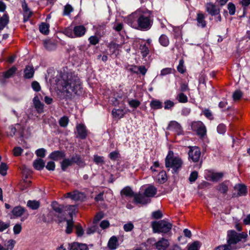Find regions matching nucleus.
I'll return each mask as SVG.
<instances>
[{
  "label": "nucleus",
  "mask_w": 250,
  "mask_h": 250,
  "mask_svg": "<svg viewBox=\"0 0 250 250\" xmlns=\"http://www.w3.org/2000/svg\"><path fill=\"white\" fill-rule=\"evenodd\" d=\"M58 88L67 96L73 94H79L81 89L80 79L69 73H64L57 83Z\"/></svg>",
  "instance_id": "f257e3e1"
},
{
  "label": "nucleus",
  "mask_w": 250,
  "mask_h": 250,
  "mask_svg": "<svg viewBox=\"0 0 250 250\" xmlns=\"http://www.w3.org/2000/svg\"><path fill=\"white\" fill-rule=\"evenodd\" d=\"M128 24L133 28L146 31L153 23V17L150 11L138 10L129 17Z\"/></svg>",
  "instance_id": "f03ea898"
},
{
  "label": "nucleus",
  "mask_w": 250,
  "mask_h": 250,
  "mask_svg": "<svg viewBox=\"0 0 250 250\" xmlns=\"http://www.w3.org/2000/svg\"><path fill=\"white\" fill-rule=\"evenodd\" d=\"M248 235L246 232L238 233L234 230H229L227 233V244L230 250H235L240 248L237 244L242 239H246Z\"/></svg>",
  "instance_id": "7ed1b4c3"
},
{
  "label": "nucleus",
  "mask_w": 250,
  "mask_h": 250,
  "mask_svg": "<svg viewBox=\"0 0 250 250\" xmlns=\"http://www.w3.org/2000/svg\"><path fill=\"white\" fill-rule=\"evenodd\" d=\"M166 167L175 171L181 170L183 162L181 158L174 155L172 151H169L165 159Z\"/></svg>",
  "instance_id": "20e7f679"
},
{
  "label": "nucleus",
  "mask_w": 250,
  "mask_h": 250,
  "mask_svg": "<svg viewBox=\"0 0 250 250\" xmlns=\"http://www.w3.org/2000/svg\"><path fill=\"white\" fill-rule=\"evenodd\" d=\"M152 226L154 233H167L171 229L172 225L165 220H162L153 222Z\"/></svg>",
  "instance_id": "39448f33"
},
{
  "label": "nucleus",
  "mask_w": 250,
  "mask_h": 250,
  "mask_svg": "<svg viewBox=\"0 0 250 250\" xmlns=\"http://www.w3.org/2000/svg\"><path fill=\"white\" fill-rule=\"evenodd\" d=\"M53 211L54 215L57 217L59 223L66 220L65 212L64 211V206L59 205L57 202L54 201L51 204Z\"/></svg>",
  "instance_id": "423d86ee"
},
{
  "label": "nucleus",
  "mask_w": 250,
  "mask_h": 250,
  "mask_svg": "<svg viewBox=\"0 0 250 250\" xmlns=\"http://www.w3.org/2000/svg\"><path fill=\"white\" fill-rule=\"evenodd\" d=\"M80 157L78 155H75L71 158H65L61 162V167L62 170L65 171L70 166H72L74 163L80 164Z\"/></svg>",
  "instance_id": "0eeeda50"
},
{
  "label": "nucleus",
  "mask_w": 250,
  "mask_h": 250,
  "mask_svg": "<svg viewBox=\"0 0 250 250\" xmlns=\"http://www.w3.org/2000/svg\"><path fill=\"white\" fill-rule=\"evenodd\" d=\"M192 130L196 131L198 135L203 137L206 134V129L204 125L201 122H195L191 125Z\"/></svg>",
  "instance_id": "6e6552de"
},
{
  "label": "nucleus",
  "mask_w": 250,
  "mask_h": 250,
  "mask_svg": "<svg viewBox=\"0 0 250 250\" xmlns=\"http://www.w3.org/2000/svg\"><path fill=\"white\" fill-rule=\"evenodd\" d=\"M189 158L193 162H198L201 156V151L198 147H190V150L188 152Z\"/></svg>",
  "instance_id": "1a4fd4ad"
},
{
  "label": "nucleus",
  "mask_w": 250,
  "mask_h": 250,
  "mask_svg": "<svg viewBox=\"0 0 250 250\" xmlns=\"http://www.w3.org/2000/svg\"><path fill=\"white\" fill-rule=\"evenodd\" d=\"M206 11L211 16L219 15L220 12V9L212 2H208L205 4Z\"/></svg>",
  "instance_id": "9d476101"
},
{
  "label": "nucleus",
  "mask_w": 250,
  "mask_h": 250,
  "mask_svg": "<svg viewBox=\"0 0 250 250\" xmlns=\"http://www.w3.org/2000/svg\"><path fill=\"white\" fill-rule=\"evenodd\" d=\"M33 104L36 111L38 113H42L44 111V104L42 103L38 95L35 96L33 99Z\"/></svg>",
  "instance_id": "9b49d317"
},
{
  "label": "nucleus",
  "mask_w": 250,
  "mask_h": 250,
  "mask_svg": "<svg viewBox=\"0 0 250 250\" xmlns=\"http://www.w3.org/2000/svg\"><path fill=\"white\" fill-rule=\"evenodd\" d=\"M156 248L158 250H166L169 246L167 239L162 238L155 244Z\"/></svg>",
  "instance_id": "f8f14e48"
},
{
  "label": "nucleus",
  "mask_w": 250,
  "mask_h": 250,
  "mask_svg": "<svg viewBox=\"0 0 250 250\" xmlns=\"http://www.w3.org/2000/svg\"><path fill=\"white\" fill-rule=\"evenodd\" d=\"M234 189L237 192V194L236 195L235 193H234L233 196H241L246 194L247 188L244 185L237 184L234 186Z\"/></svg>",
  "instance_id": "ddd939ff"
},
{
  "label": "nucleus",
  "mask_w": 250,
  "mask_h": 250,
  "mask_svg": "<svg viewBox=\"0 0 250 250\" xmlns=\"http://www.w3.org/2000/svg\"><path fill=\"white\" fill-rule=\"evenodd\" d=\"M65 156V153L62 151L56 150L51 152L48 156V158L57 161Z\"/></svg>",
  "instance_id": "4468645a"
},
{
  "label": "nucleus",
  "mask_w": 250,
  "mask_h": 250,
  "mask_svg": "<svg viewBox=\"0 0 250 250\" xmlns=\"http://www.w3.org/2000/svg\"><path fill=\"white\" fill-rule=\"evenodd\" d=\"M134 201L136 203L146 204L150 202V200L147 197L143 194H135L134 197Z\"/></svg>",
  "instance_id": "2eb2a0df"
},
{
  "label": "nucleus",
  "mask_w": 250,
  "mask_h": 250,
  "mask_svg": "<svg viewBox=\"0 0 250 250\" xmlns=\"http://www.w3.org/2000/svg\"><path fill=\"white\" fill-rule=\"evenodd\" d=\"M78 135L81 139H84L87 136V130L83 124H78L76 126Z\"/></svg>",
  "instance_id": "dca6fc26"
},
{
  "label": "nucleus",
  "mask_w": 250,
  "mask_h": 250,
  "mask_svg": "<svg viewBox=\"0 0 250 250\" xmlns=\"http://www.w3.org/2000/svg\"><path fill=\"white\" fill-rule=\"evenodd\" d=\"M23 10V21L26 22L32 15V12L28 8L26 3L24 1L22 3Z\"/></svg>",
  "instance_id": "f3484780"
},
{
  "label": "nucleus",
  "mask_w": 250,
  "mask_h": 250,
  "mask_svg": "<svg viewBox=\"0 0 250 250\" xmlns=\"http://www.w3.org/2000/svg\"><path fill=\"white\" fill-rule=\"evenodd\" d=\"M20 127L21 125L18 124L9 126L6 131V135L8 137H13L15 135L17 130Z\"/></svg>",
  "instance_id": "a211bd4d"
},
{
  "label": "nucleus",
  "mask_w": 250,
  "mask_h": 250,
  "mask_svg": "<svg viewBox=\"0 0 250 250\" xmlns=\"http://www.w3.org/2000/svg\"><path fill=\"white\" fill-rule=\"evenodd\" d=\"M75 38L83 36L86 32V28L83 25H78L74 27Z\"/></svg>",
  "instance_id": "6ab92c4d"
},
{
  "label": "nucleus",
  "mask_w": 250,
  "mask_h": 250,
  "mask_svg": "<svg viewBox=\"0 0 250 250\" xmlns=\"http://www.w3.org/2000/svg\"><path fill=\"white\" fill-rule=\"evenodd\" d=\"M223 176V175L222 173H208V174L206 176V179L209 181L217 182L220 180Z\"/></svg>",
  "instance_id": "aec40b11"
},
{
  "label": "nucleus",
  "mask_w": 250,
  "mask_h": 250,
  "mask_svg": "<svg viewBox=\"0 0 250 250\" xmlns=\"http://www.w3.org/2000/svg\"><path fill=\"white\" fill-rule=\"evenodd\" d=\"M205 19V16L204 14L202 13H197L196 20L198 27L204 28L206 26L207 23Z\"/></svg>",
  "instance_id": "412c9836"
},
{
  "label": "nucleus",
  "mask_w": 250,
  "mask_h": 250,
  "mask_svg": "<svg viewBox=\"0 0 250 250\" xmlns=\"http://www.w3.org/2000/svg\"><path fill=\"white\" fill-rule=\"evenodd\" d=\"M167 129L174 130L178 134H180L181 132V126L176 121H171L168 125Z\"/></svg>",
  "instance_id": "4be33fe9"
},
{
  "label": "nucleus",
  "mask_w": 250,
  "mask_h": 250,
  "mask_svg": "<svg viewBox=\"0 0 250 250\" xmlns=\"http://www.w3.org/2000/svg\"><path fill=\"white\" fill-rule=\"evenodd\" d=\"M157 192V189L153 186H148L145 190L144 194L146 196L149 197H153Z\"/></svg>",
  "instance_id": "5701e85b"
},
{
  "label": "nucleus",
  "mask_w": 250,
  "mask_h": 250,
  "mask_svg": "<svg viewBox=\"0 0 250 250\" xmlns=\"http://www.w3.org/2000/svg\"><path fill=\"white\" fill-rule=\"evenodd\" d=\"M157 174L154 176L155 180L160 184L165 183L167 179V173H156Z\"/></svg>",
  "instance_id": "b1692460"
},
{
  "label": "nucleus",
  "mask_w": 250,
  "mask_h": 250,
  "mask_svg": "<svg viewBox=\"0 0 250 250\" xmlns=\"http://www.w3.org/2000/svg\"><path fill=\"white\" fill-rule=\"evenodd\" d=\"M45 163L44 161L42 159H37L33 162V167L37 170H42L44 167Z\"/></svg>",
  "instance_id": "393cba45"
},
{
  "label": "nucleus",
  "mask_w": 250,
  "mask_h": 250,
  "mask_svg": "<svg viewBox=\"0 0 250 250\" xmlns=\"http://www.w3.org/2000/svg\"><path fill=\"white\" fill-rule=\"evenodd\" d=\"M34 74V69L32 66H27L24 70V77L26 79H30L33 77Z\"/></svg>",
  "instance_id": "a878e982"
},
{
  "label": "nucleus",
  "mask_w": 250,
  "mask_h": 250,
  "mask_svg": "<svg viewBox=\"0 0 250 250\" xmlns=\"http://www.w3.org/2000/svg\"><path fill=\"white\" fill-rule=\"evenodd\" d=\"M86 245L79 243H73L71 244L70 250H87Z\"/></svg>",
  "instance_id": "bb28decb"
},
{
  "label": "nucleus",
  "mask_w": 250,
  "mask_h": 250,
  "mask_svg": "<svg viewBox=\"0 0 250 250\" xmlns=\"http://www.w3.org/2000/svg\"><path fill=\"white\" fill-rule=\"evenodd\" d=\"M25 209L21 206L15 207L12 210V214L16 217L21 216L24 212Z\"/></svg>",
  "instance_id": "cd10ccee"
},
{
  "label": "nucleus",
  "mask_w": 250,
  "mask_h": 250,
  "mask_svg": "<svg viewBox=\"0 0 250 250\" xmlns=\"http://www.w3.org/2000/svg\"><path fill=\"white\" fill-rule=\"evenodd\" d=\"M85 198V195L83 192L77 190L73 191L72 200L75 201H83Z\"/></svg>",
  "instance_id": "c85d7f7f"
},
{
  "label": "nucleus",
  "mask_w": 250,
  "mask_h": 250,
  "mask_svg": "<svg viewBox=\"0 0 250 250\" xmlns=\"http://www.w3.org/2000/svg\"><path fill=\"white\" fill-rule=\"evenodd\" d=\"M118 243V239L115 236L111 237L108 243V246L109 248L112 250L116 249Z\"/></svg>",
  "instance_id": "c756f323"
},
{
  "label": "nucleus",
  "mask_w": 250,
  "mask_h": 250,
  "mask_svg": "<svg viewBox=\"0 0 250 250\" xmlns=\"http://www.w3.org/2000/svg\"><path fill=\"white\" fill-rule=\"evenodd\" d=\"M122 195L128 197H134L135 194L129 187H125L121 191Z\"/></svg>",
  "instance_id": "7c9ffc66"
},
{
  "label": "nucleus",
  "mask_w": 250,
  "mask_h": 250,
  "mask_svg": "<svg viewBox=\"0 0 250 250\" xmlns=\"http://www.w3.org/2000/svg\"><path fill=\"white\" fill-rule=\"evenodd\" d=\"M9 22V17L7 14H4L0 18V31L3 29Z\"/></svg>",
  "instance_id": "2f4dec72"
},
{
  "label": "nucleus",
  "mask_w": 250,
  "mask_h": 250,
  "mask_svg": "<svg viewBox=\"0 0 250 250\" xmlns=\"http://www.w3.org/2000/svg\"><path fill=\"white\" fill-rule=\"evenodd\" d=\"M112 114L114 117L120 119L124 116L125 112L122 109H113L112 111Z\"/></svg>",
  "instance_id": "473e14b6"
},
{
  "label": "nucleus",
  "mask_w": 250,
  "mask_h": 250,
  "mask_svg": "<svg viewBox=\"0 0 250 250\" xmlns=\"http://www.w3.org/2000/svg\"><path fill=\"white\" fill-rule=\"evenodd\" d=\"M27 206L33 210L37 209L40 206V202L36 200H29L27 203Z\"/></svg>",
  "instance_id": "72a5a7b5"
},
{
  "label": "nucleus",
  "mask_w": 250,
  "mask_h": 250,
  "mask_svg": "<svg viewBox=\"0 0 250 250\" xmlns=\"http://www.w3.org/2000/svg\"><path fill=\"white\" fill-rule=\"evenodd\" d=\"M44 46L46 49L49 51L54 50L56 47V44L51 40H46L44 42Z\"/></svg>",
  "instance_id": "f704fd0d"
},
{
  "label": "nucleus",
  "mask_w": 250,
  "mask_h": 250,
  "mask_svg": "<svg viewBox=\"0 0 250 250\" xmlns=\"http://www.w3.org/2000/svg\"><path fill=\"white\" fill-rule=\"evenodd\" d=\"M49 24L45 22L42 23L39 26L40 31L44 34L47 35L49 32Z\"/></svg>",
  "instance_id": "c9c22d12"
},
{
  "label": "nucleus",
  "mask_w": 250,
  "mask_h": 250,
  "mask_svg": "<svg viewBox=\"0 0 250 250\" xmlns=\"http://www.w3.org/2000/svg\"><path fill=\"white\" fill-rule=\"evenodd\" d=\"M160 43L163 46H167L169 42L168 37L165 35H162L159 40Z\"/></svg>",
  "instance_id": "e433bc0d"
},
{
  "label": "nucleus",
  "mask_w": 250,
  "mask_h": 250,
  "mask_svg": "<svg viewBox=\"0 0 250 250\" xmlns=\"http://www.w3.org/2000/svg\"><path fill=\"white\" fill-rule=\"evenodd\" d=\"M140 50L141 51V53L142 56L144 58L147 56L148 54L149 50L148 49V47L146 46V44L142 43L140 46Z\"/></svg>",
  "instance_id": "4c0bfd02"
},
{
  "label": "nucleus",
  "mask_w": 250,
  "mask_h": 250,
  "mask_svg": "<svg viewBox=\"0 0 250 250\" xmlns=\"http://www.w3.org/2000/svg\"><path fill=\"white\" fill-rule=\"evenodd\" d=\"M200 246V242L196 241L188 245V250H199Z\"/></svg>",
  "instance_id": "58836bf2"
},
{
  "label": "nucleus",
  "mask_w": 250,
  "mask_h": 250,
  "mask_svg": "<svg viewBox=\"0 0 250 250\" xmlns=\"http://www.w3.org/2000/svg\"><path fill=\"white\" fill-rule=\"evenodd\" d=\"M67 226L65 232L67 234H70L72 232L74 227V223L72 219L70 220H66Z\"/></svg>",
  "instance_id": "ea45409f"
},
{
  "label": "nucleus",
  "mask_w": 250,
  "mask_h": 250,
  "mask_svg": "<svg viewBox=\"0 0 250 250\" xmlns=\"http://www.w3.org/2000/svg\"><path fill=\"white\" fill-rule=\"evenodd\" d=\"M128 104L130 107L137 108L140 105L141 103L136 99H130L128 100Z\"/></svg>",
  "instance_id": "a19ab883"
},
{
  "label": "nucleus",
  "mask_w": 250,
  "mask_h": 250,
  "mask_svg": "<svg viewBox=\"0 0 250 250\" xmlns=\"http://www.w3.org/2000/svg\"><path fill=\"white\" fill-rule=\"evenodd\" d=\"M150 106L155 109H160L162 107V103L158 100H153L150 103Z\"/></svg>",
  "instance_id": "79ce46f5"
},
{
  "label": "nucleus",
  "mask_w": 250,
  "mask_h": 250,
  "mask_svg": "<svg viewBox=\"0 0 250 250\" xmlns=\"http://www.w3.org/2000/svg\"><path fill=\"white\" fill-rule=\"evenodd\" d=\"M176 99L179 103H186L188 102V97L183 93H180L177 95Z\"/></svg>",
  "instance_id": "37998d69"
},
{
  "label": "nucleus",
  "mask_w": 250,
  "mask_h": 250,
  "mask_svg": "<svg viewBox=\"0 0 250 250\" xmlns=\"http://www.w3.org/2000/svg\"><path fill=\"white\" fill-rule=\"evenodd\" d=\"M17 68L15 66H13L7 71L4 72V77L5 78H9L11 77L16 71Z\"/></svg>",
  "instance_id": "c03bdc74"
},
{
  "label": "nucleus",
  "mask_w": 250,
  "mask_h": 250,
  "mask_svg": "<svg viewBox=\"0 0 250 250\" xmlns=\"http://www.w3.org/2000/svg\"><path fill=\"white\" fill-rule=\"evenodd\" d=\"M217 189L221 193H226L228 191V187L226 184L222 183L218 185Z\"/></svg>",
  "instance_id": "a18cd8bd"
},
{
  "label": "nucleus",
  "mask_w": 250,
  "mask_h": 250,
  "mask_svg": "<svg viewBox=\"0 0 250 250\" xmlns=\"http://www.w3.org/2000/svg\"><path fill=\"white\" fill-rule=\"evenodd\" d=\"M177 70L181 74H183L185 72L186 68L184 66V61L183 59H181L179 61V64L177 66Z\"/></svg>",
  "instance_id": "49530a36"
},
{
  "label": "nucleus",
  "mask_w": 250,
  "mask_h": 250,
  "mask_svg": "<svg viewBox=\"0 0 250 250\" xmlns=\"http://www.w3.org/2000/svg\"><path fill=\"white\" fill-rule=\"evenodd\" d=\"M46 150L43 148L38 149L35 151L36 155L42 158H44L45 156Z\"/></svg>",
  "instance_id": "de8ad7c7"
},
{
  "label": "nucleus",
  "mask_w": 250,
  "mask_h": 250,
  "mask_svg": "<svg viewBox=\"0 0 250 250\" xmlns=\"http://www.w3.org/2000/svg\"><path fill=\"white\" fill-rule=\"evenodd\" d=\"M94 162L96 164L102 165L104 163V158L98 155H95L94 156Z\"/></svg>",
  "instance_id": "09e8293b"
},
{
  "label": "nucleus",
  "mask_w": 250,
  "mask_h": 250,
  "mask_svg": "<svg viewBox=\"0 0 250 250\" xmlns=\"http://www.w3.org/2000/svg\"><path fill=\"white\" fill-rule=\"evenodd\" d=\"M228 9L229 15H233L235 14L236 8L235 6L233 3L229 2L228 4Z\"/></svg>",
  "instance_id": "8fccbe9b"
},
{
  "label": "nucleus",
  "mask_w": 250,
  "mask_h": 250,
  "mask_svg": "<svg viewBox=\"0 0 250 250\" xmlns=\"http://www.w3.org/2000/svg\"><path fill=\"white\" fill-rule=\"evenodd\" d=\"M109 47L111 51L114 53H116V51L117 50L119 49V48L121 47V45L114 42H111L109 44Z\"/></svg>",
  "instance_id": "3c124183"
},
{
  "label": "nucleus",
  "mask_w": 250,
  "mask_h": 250,
  "mask_svg": "<svg viewBox=\"0 0 250 250\" xmlns=\"http://www.w3.org/2000/svg\"><path fill=\"white\" fill-rule=\"evenodd\" d=\"M69 119L66 116L62 117L59 121V124L62 127H66L68 123Z\"/></svg>",
  "instance_id": "603ef678"
},
{
  "label": "nucleus",
  "mask_w": 250,
  "mask_h": 250,
  "mask_svg": "<svg viewBox=\"0 0 250 250\" xmlns=\"http://www.w3.org/2000/svg\"><path fill=\"white\" fill-rule=\"evenodd\" d=\"M15 241L12 239L9 240L7 241V243L5 244V247H6V248L5 249L6 250H12L15 246Z\"/></svg>",
  "instance_id": "864d4df0"
},
{
  "label": "nucleus",
  "mask_w": 250,
  "mask_h": 250,
  "mask_svg": "<svg viewBox=\"0 0 250 250\" xmlns=\"http://www.w3.org/2000/svg\"><path fill=\"white\" fill-rule=\"evenodd\" d=\"M242 96V93L240 90H236L233 94L232 97L234 101L239 100Z\"/></svg>",
  "instance_id": "5fc2aeb1"
},
{
  "label": "nucleus",
  "mask_w": 250,
  "mask_h": 250,
  "mask_svg": "<svg viewBox=\"0 0 250 250\" xmlns=\"http://www.w3.org/2000/svg\"><path fill=\"white\" fill-rule=\"evenodd\" d=\"M45 167L48 170L53 171L55 170V164L53 161H49L47 163Z\"/></svg>",
  "instance_id": "6e6d98bb"
},
{
  "label": "nucleus",
  "mask_w": 250,
  "mask_h": 250,
  "mask_svg": "<svg viewBox=\"0 0 250 250\" xmlns=\"http://www.w3.org/2000/svg\"><path fill=\"white\" fill-rule=\"evenodd\" d=\"M10 226V223H4L2 221H0V232L3 231L6 229L8 228Z\"/></svg>",
  "instance_id": "4d7b16f0"
},
{
  "label": "nucleus",
  "mask_w": 250,
  "mask_h": 250,
  "mask_svg": "<svg viewBox=\"0 0 250 250\" xmlns=\"http://www.w3.org/2000/svg\"><path fill=\"white\" fill-rule=\"evenodd\" d=\"M65 34L71 38H75V34L74 29L72 30L70 28H67L64 31Z\"/></svg>",
  "instance_id": "13d9d810"
},
{
  "label": "nucleus",
  "mask_w": 250,
  "mask_h": 250,
  "mask_svg": "<svg viewBox=\"0 0 250 250\" xmlns=\"http://www.w3.org/2000/svg\"><path fill=\"white\" fill-rule=\"evenodd\" d=\"M133 228L134 225L131 222L127 223L124 226V229L125 231H130Z\"/></svg>",
  "instance_id": "bf43d9fd"
},
{
  "label": "nucleus",
  "mask_w": 250,
  "mask_h": 250,
  "mask_svg": "<svg viewBox=\"0 0 250 250\" xmlns=\"http://www.w3.org/2000/svg\"><path fill=\"white\" fill-rule=\"evenodd\" d=\"M109 157L112 160H116L119 157V153L117 151L111 152L109 154Z\"/></svg>",
  "instance_id": "052dcab7"
},
{
  "label": "nucleus",
  "mask_w": 250,
  "mask_h": 250,
  "mask_svg": "<svg viewBox=\"0 0 250 250\" xmlns=\"http://www.w3.org/2000/svg\"><path fill=\"white\" fill-rule=\"evenodd\" d=\"M217 132L219 134H223L226 132V127L224 124H220L217 126Z\"/></svg>",
  "instance_id": "680f3d73"
},
{
  "label": "nucleus",
  "mask_w": 250,
  "mask_h": 250,
  "mask_svg": "<svg viewBox=\"0 0 250 250\" xmlns=\"http://www.w3.org/2000/svg\"><path fill=\"white\" fill-rule=\"evenodd\" d=\"M89 42L93 45H96L99 42V38L96 36H91L89 39H88Z\"/></svg>",
  "instance_id": "e2e57ef3"
},
{
  "label": "nucleus",
  "mask_w": 250,
  "mask_h": 250,
  "mask_svg": "<svg viewBox=\"0 0 250 250\" xmlns=\"http://www.w3.org/2000/svg\"><path fill=\"white\" fill-rule=\"evenodd\" d=\"M174 105V103L170 100H167L165 102V106L164 108L165 109H168L173 107Z\"/></svg>",
  "instance_id": "0e129e2a"
},
{
  "label": "nucleus",
  "mask_w": 250,
  "mask_h": 250,
  "mask_svg": "<svg viewBox=\"0 0 250 250\" xmlns=\"http://www.w3.org/2000/svg\"><path fill=\"white\" fill-rule=\"evenodd\" d=\"M32 87L35 91H39L41 90V86L39 83L36 81H34L32 83Z\"/></svg>",
  "instance_id": "69168bd1"
},
{
  "label": "nucleus",
  "mask_w": 250,
  "mask_h": 250,
  "mask_svg": "<svg viewBox=\"0 0 250 250\" xmlns=\"http://www.w3.org/2000/svg\"><path fill=\"white\" fill-rule=\"evenodd\" d=\"M23 149L20 147H16L13 149V153L15 156H20L22 152Z\"/></svg>",
  "instance_id": "338daca9"
},
{
  "label": "nucleus",
  "mask_w": 250,
  "mask_h": 250,
  "mask_svg": "<svg viewBox=\"0 0 250 250\" xmlns=\"http://www.w3.org/2000/svg\"><path fill=\"white\" fill-rule=\"evenodd\" d=\"M72 10L73 8L72 6L70 5L67 4L65 6L64 8V14L65 15H69L72 11Z\"/></svg>",
  "instance_id": "774afa93"
}]
</instances>
